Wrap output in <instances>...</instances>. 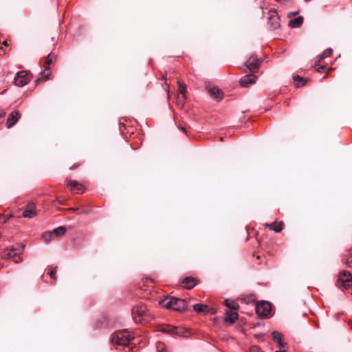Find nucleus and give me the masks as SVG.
Instances as JSON below:
<instances>
[{
    "mask_svg": "<svg viewBox=\"0 0 352 352\" xmlns=\"http://www.w3.org/2000/svg\"><path fill=\"white\" fill-rule=\"evenodd\" d=\"M132 339L130 333L127 330H122L115 332L112 335L111 342L117 345H127Z\"/></svg>",
    "mask_w": 352,
    "mask_h": 352,
    "instance_id": "nucleus-3",
    "label": "nucleus"
},
{
    "mask_svg": "<svg viewBox=\"0 0 352 352\" xmlns=\"http://www.w3.org/2000/svg\"><path fill=\"white\" fill-rule=\"evenodd\" d=\"M24 248V245L19 243L15 247H12L11 248L12 251H14V252H17V256H20V254L23 252Z\"/></svg>",
    "mask_w": 352,
    "mask_h": 352,
    "instance_id": "nucleus-27",
    "label": "nucleus"
},
{
    "mask_svg": "<svg viewBox=\"0 0 352 352\" xmlns=\"http://www.w3.org/2000/svg\"><path fill=\"white\" fill-rule=\"evenodd\" d=\"M78 165H79V164H78V165H75V166H74L70 167L69 168H70L71 170H72V169L75 168L76 167H77Z\"/></svg>",
    "mask_w": 352,
    "mask_h": 352,
    "instance_id": "nucleus-40",
    "label": "nucleus"
},
{
    "mask_svg": "<svg viewBox=\"0 0 352 352\" xmlns=\"http://www.w3.org/2000/svg\"><path fill=\"white\" fill-rule=\"evenodd\" d=\"M3 45L4 46H8V42L6 41H3Z\"/></svg>",
    "mask_w": 352,
    "mask_h": 352,
    "instance_id": "nucleus-39",
    "label": "nucleus"
},
{
    "mask_svg": "<svg viewBox=\"0 0 352 352\" xmlns=\"http://www.w3.org/2000/svg\"><path fill=\"white\" fill-rule=\"evenodd\" d=\"M275 352H285V351H276Z\"/></svg>",
    "mask_w": 352,
    "mask_h": 352,
    "instance_id": "nucleus-41",
    "label": "nucleus"
},
{
    "mask_svg": "<svg viewBox=\"0 0 352 352\" xmlns=\"http://www.w3.org/2000/svg\"><path fill=\"white\" fill-rule=\"evenodd\" d=\"M160 331L163 333H168L170 335H179L181 336L182 332L179 330L177 327H172V326H166L162 327Z\"/></svg>",
    "mask_w": 352,
    "mask_h": 352,
    "instance_id": "nucleus-18",
    "label": "nucleus"
},
{
    "mask_svg": "<svg viewBox=\"0 0 352 352\" xmlns=\"http://www.w3.org/2000/svg\"><path fill=\"white\" fill-rule=\"evenodd\" d=\"M0 49H1V50H3V48H2V47H0Z\"/></svg>",
    "mask_w": 352,
    "mask_h": 352,
    "instance_id": "nucleus-43",
    "label": "nucleus"
},
{
    "mask_svg": "<svg viewBox=\"0 0 352 352\" xmlns=\"http://www.w3.org/2000/svg\"><path fill=\"white\" fill-rule=\"evenodd\" d=\"M30 80L29 74L25 71H21L17 73L14 78V84L19 87H23L28 84Z\"/></svg>",
    "mask_w": 352,
    "mask_h": 352,
    "instance_id": "nucleus-8",
    "label": "nucleus"
},
{
    "mask_svg": "<svg viewBox=\"0 0 352 352\" xmlns=\"http://www.w3.org/2000/svg\"><path fill=\"white\" fill-rule=\"evenodd\" d=\"M293 78H294V82H295V85L297 87H300L301 86H303L308 81L307 78H302V77H300L299 76H294L293 77Z\"/></svg>",
    "mask_w": 352,
    "mask_h": 352,
    "instance_id": "nucleus-23",
    "label": "nucleus"
},
{
    "mask_svg": "<svg viewBox=\"0 0 352 352\" xmlns=\"http://www.w3.org/2000/svg\"><path fill=\"white\" fill-rule=\"evenodd\" d=\"M297 14H298V12H289V13L288 14V16H289V17H291V16H295V15H296Z\"/></svg>",
    "mask_w": 352,
    "mask_h": 352,
    "instance_id": "nucleus-37",
    "label": "nucleus"
},
{
    "mask_svg": "<svg viewBox=\"0 0 352 352\" xmlns=\"http://www.w3.org/2000/svg\"><path fill=\"white\" fill-rule=\"evenodd\" d=\"M333 52V50L331 48H329L323 52V53L319 56L318 62H320L322 59L326 58L331 55Z\"/></svg>",
    "mask_w": 352,
    "mask_h": 352,
    "instance_id": "nucleus-25",
    "label": "nucleus"
},
{
    "mask_svg": "<svg viewBox=\"0 0 352 352\" xmlns=\"http://www.w3.org/2000/svg\"><path fill=\"white\" fill-rule=\"evenodd\" d=\"M8 221V218L5 216H0V223H6Z\"/></svg>",
    "mask_w": 352,
    "mask_h": 352,
    "instance_id": "nucleus-34",
    "label": "nucleus"
},
{
    "mask_svg": "<svg viewBox=\"0 0 352 352\" xmlns=\"http://www.w3.org/2000/svg\"><path fill=\"white\" fill-rule=\"evenodd\" d=\"M338 283H340L341 286L345 289L349 288L352 283L351 274L346 270H343L339 273Z\"/></svg>",
    "mask_w": 352,
    "mask_h": 352,
    "instance_id": "nucleus-7",
    "label": "nucleus"
},
{
    "mask_svg": "<svg viewBox=\"0 0 352 352\" xmlns=\"http://www.w3.org/2000/svg\"><path fill=\"white\" fill-rule=\"evenodd\" d=\"M21 115L18 111H12L8 116L6 121V126L8 128L13 126L19 120Z\"/></svg>",
    "mask_w": 352,
    "mask_h": 352,
    "instance_id": "nucleus-14",
    "label": "nucleus"
},
{
    "mask_svg": "<svg viewBox=\"0 0 352 352\" xmlns=\"http://www.w3.org/2000/svg\"><path fill=\"white\" fill-rule=\"evenodd\" d=\"M56 59V56L53 53H50L48 54V56L46 57L45 63H44V67L45 71L41 72V75L42 76L41 78H38L35 80V82L37 84L38 82L42 80V78H44V80H46L49 78V76L50 74V65L52 64L53 60Z\"/></svg>",
    "mask_w": 352,
    "mask_h": 352,
    "instance_id": "nucleus-6",
    "label": "nucleus"
},
{
    "mask_svg": "<svg viewBox=\"0 0 352 352\" xmlns=\"http://www.w3.org/2000/svg\"><path fill=\"white\" fill-rule=\"evenodd\" d=\"M36 215L35 210V204L33 202H30L26 206V209L23 212V216L25 218H33Z\"/></svg>",
    "mask_w": 352,
    "mask_h": 352,
    "instance_id": "nucleus-13",
    "label": "nucleus"
},
{
    "mask_svg": "<svg viewBox=\"0 0 352 352\" xmlns=\"http://www.w3.org/2000/svg\"><path fill=\"white\" fill-rule=\"evenodd\" d=\"M265 226L270 228L271 230H274L275 232H280L283 228L284 223L283 221H274L270 224L266 223Z\"/></svg>",
    "mask_w": 352,
    "mask_h": 352,
    "instance_id": "nucleus-19",
    "label": "nucleus"
},
{
    "mask_svg": "<svg viewBox=\"0 0 352 352\" xmlns=\"http://www.w3.org/2000/svg\"><path fill=\"white\" fill-rule=\"evenodd\" d=\"M156 349L158 352H166L165 345L162 342H157L156 344Z\"/></svg>",
    "mask_w": 352,
    "mask_h": 352,
    "instance_id": "nucleus-32",
    "label": "nucleus"
},
{
    "mask_svg": "<svg viewBox=\"0 0 352 352\" xmlns=\"http://www.w3.org/2000/svg\"><path fill=\"white\" fill-rule=\"evenodd\" d=\"M256 314L261 317L268 318L271 316L272 305L267 301H261L256 306Z\"/></svg>",
    "mask_w": 352,
    "mask_h": 352,
    "instance_id": "nucleus-4",
    "label": "nucleus"
},
{
    "mask_svg": "<svg viewBox=\"0 0 352 352\" xmlns=\"http://www.w3.org/2000/svg\"><path fill=\"white\" fill-rule=\"evenodd\" d=\"M272 337L274 342H280V340H282L281 333L278 331H273L272 333Z\"/></svg>",
    "mask_w": 352,
    "mask_h": 352,
    "instance_id": "nucleus-29",
    "label": "nucleus"
},
{
    "mask_svg": "<svg viewBox=\"0 0 352 352\" xmlns=\"http://www.w3.org/2000/svg\"><path fill=\"white\" fill-rule=\"evenodd\" d=\"M179 85V92L182 94L181 97H178L179 102L184 103L186 100V86L184 83L180 82L179 80L177 81Z\"/></svg>",
    "mask_w": 352,
    "mask_h": 352,
    "instance_id": "nucleus-20",
    "label": "nucleus"
},
{
    "mask_svg": "<svg viewBox=\"0 0 352 352\" xmlns=\"http://www.w3.org/2000/svg\"><path fill=\"white\" fill-rule=\"evenodd\" d=\"M208 93L213 98L221 100L223 97L222 91L216 86L208 85L206 87Z\"/></svg>",
    "mask_w": 352,
    "mask_h": 352,
    "instance_id": "nucleus-16",
    "label": "nucleus"
},
{
    "mask_svg": "<svg viewBox=\"0 0 352 352\" xmlns=\"http://www.w3.org/2000/svg\"><path fill=\"white\" fill-rule=\"evenodd\" d=\"M302 23H303V17L298 16L297 18L291 19L289 22V25L291 28H296L300 27L302 25Z\"/></svg>",
    "mask_w": 352,
    "mask_h": 352,
    "instance_id": "nucleus-22",
    "label": "nucleus"
},
{
    "mask_svg": "<svg viewBox=\"0 0 352 352\" xmlns=\"http://www.w3.org/2000/svg\"><path fill=\"white\" fill-rule=\"evenodd\" d=\"M193 309L198 314H206L208 313L214 314L215 311L213 309H210L208 305L204 304H195L193 306Z\"/></svg>",
    "mask_w": 352,
    "mask_h": 352,
    "instance_id": "nucleus-15",
    "label": "nucleus"
},
{
    "mask_svg": "<svg viewBox=\"0 0 352 352\" xmlns=\"http://www.w3.org/2000/svg\"><path fill=\"white\" fill-rule=\"evenodd\" d=\"M67 185L69 187L70 190L75 193H82L85 190L84 185L76 180L67 179Z\"/></svg>",
    "mask_w": 352,
    "mask_h": 352,
    "instance_id": "nucleus-10",
    "label": "nucleus"
},
{
    "mask_svg": "<svg viewBox=\"0 0 352 352\" xmlns=\"http://www.w3.org/2000/svg\"><path fill=\"white\" fill-rule=\"evenodd\" d=\"M54 237V234L52 232H46L42 234L43 239L46 242L49 243Z\"/></svg>",
    "mask_w": 352,
    "mask_h": 352,
    "instance_id": "nucleus-28",
    "label": "nucleus"
},
{
    "mask_svg": "<svg viewBox=\"0 0 352 352\" xmlns=\"http://www.w3.org/2000/svg\"><path fill=\"white\" fill-rule=\"evenodd\" d=\"M198 283V280L193 277H186L182 281V285L186 289H191Z\"/></svg>",
    "mask_w": 352,
    "mask_h": 352,
    "instance_id": "nucleus-17",
    "label": "nucleus"
},
{
    "mask_svg": "<svg viewBox=\"0 0 352 352\" xmlns=\"http://www.w3.org/2000/svg\"><path fill=\"white\" fill-rule=\"evenodd\" d=\"M180 129L183 132L186 133V129L185 127L182 126Z\"/></svg>",
    "mask_w": 352,
    "mask_h": 352,
    "instance_id": "nucleus-38",
    "label": "nucleus"
},
{
    "mask_svg": "<svg viewBox=\"0 0 352 352\" xmlns=\"http://www.w3.org/2000/svg\"><path fill=\"white\" fill-rule=\"evenodd\" d=\"M133 319L135 322L143 321L148 322L151 317L146 306L143 302H140L133 307L131 310Z\"/></svg>",
    "mask_w": 352,
    "mask_h": 352,
    "instance_id": "nucleus-2",
    "label": "nucleus"
},
{
    "mask_svg": "<svg viewBox=\"0 0 352 352\" xmlns=\"http://www.w3.org/2000/svg\"><path fill=\"white\" fill-rule=\"evenodd\" d=\"M256 78V76L253 74L245 75L240 79V85L243 87H248L249 85L255 83Z\"/></svg>",
    "mask_w": 352,
    "mask_h": 352,
    "instance_id": "nucleus-11",
    "label": "nucleus"
},
{
    "mask_svg": "<svg viewBox=\"0 0 352 352\" xmlns=\"http://www.w3.org/2000/svg\"><path fill=\"white\" fill-rule=\"evenodd\" d=\"M69 210H75V208H69Z\"/></svg>",
    "mask_w": 352,
    "mask_h": 352,
    "instance_id": "nucleus-42",
    "label": "nucleus"
},
{
    "mask_svg": "<svg viewBox=\"0 0 352 352\" xmlns=\"http://www.w3.org/2000/svg\"><path fill=\"white\" fill-rule=\"evenodd\" d=\"M318 61L316 63V65H315V67H316V70L320 72L322 70L324 69V66H318L317 67L318 65Z\"/></svg>",
    "mask_w": 352,
    "mask_h": 352,
    "instance_id": "nucleus-33",
    "label": "nucleus"
},
{
    "mask_svg": "<svg viewBox=\"0 0 352 352\" xmlns=\"http://www.w3.org/2000/svg\"><path fill=\"white\" fill-rule=\"evenodd\" d=\"M57 271V267H51L50 271L48 272V274L50 276L51 278L56 280V274Z\"/></svg>",
    "mask_w": 352,
    "mask_h": 352,
    "instance_id": "nucleus-30",
    "label": "nucleus"
},
{
    "mask_svg": "<svg viewBox=\"0 0 352 352\" xmlns=\"http://www.w3.org/2000/svg\"><path fill=\"white\" fill-rule=\"evenodd\" d=\"M67 229L65 226H60L57 228L54 229L52 230V232L54 234V236H60L64 235Z\"/></svg>",
    "mask_w": 352,
    "mask_h": 352,
    "instance_id": "nucleus-24",
    "label": "nucleus"
},
{
    "mask_svg": "<svg viewBox=\"0 0 352 352\" xmlns=\"http://www.w3.org/2000/svg\"><path fill=\"white\" fill-rule=\"evenodd\" d=\"M3 258L5 259H10L13 258V261L16 263H19L22 261V258L20 256H17V252H14L12 251V248L6 249L3 252Z\"/></svg>",
    "mask_w": 352,
    "mask_h": 352,
    "instance_id": "nucleus-12",
    "label": "nucleus"
},
{
    "mask_svg": "<svg viewBox=\"0 0 352 352\" xmlns=\"http://www.w3.org/2000/svg\"><path fill=\"white\" fill-rule=\"evenodd\" d=\"M278 344L280 348H284L285 346L287 344L286 343L283 342L282 340H280V342H278Z\"/></svg>",
    "mask_w": 352,
    "mask_h": 352,
    "instance_id": "nucleus-36",
    "label": "nucleus"
},
{
    "mask_svg": "<svg viewBox=\"0 0 352 352\" xmlns=\"http://www.w3.org/2000/svg\"><path fill=\"white\" fill-rule=\"evenodd\" d=\"M224 305L231 310H236L239 307V305L235 302L230 301L228 300H224Z\"/></svg>",
    "mask_w": 352,
    "mask_h": 352,
    "instance_id": "nucleus-26",
    "label": "nucleus"
},
{
    "mask_svg": "<svg viewBox=\"0 0 352 352\" xmlns=\"http://www.w3.org/2000/svg\"><path fill=\"white\" fill-rule=\"evenodd\" d=\"M262 61V58H258L255 54H253L246 60L245 66L252 74L256 73Z\"/></svg>",
    "mask_w": 352,
    "mask_h": 352,
    "instance_id": "nucleus-5",
    "label": "nucleus"
},
{
    "mask_svg": "<svg viewBox=\"0 0 352 352\" xmlns=\"http://www.w3.org/2000/svg\"><path fill=\"white\" fill-rule=\"evenodd\" d=\"M237 318H238V314L236 311H233V310L226 311V316L225 318V321L226 322L232 324L236 321V320Z\"/></svg>",
    "mask_w": 352,
    "mask_h": 352,
    "instance_id": "nucleus-21",
    "label": "nucleus"
},
{
    "mask_svg": "<svg viewBox=\"0 0 352 352\" xmlns=\"http://www.w3.org/2000/svg\"><path fill=\"white\" fill-rule=\"evenodd\" d=\"M6 116V112L3 109H0V119L4 118Z\"/></svg>",
    "mask_w": 352,
    "mask_h": 352,
    "instance_id": "nucleus-35",
    "label": "nucleus"
},
{
    "mask_svg": "<svg viewBox=\"0 0 352 352\" xmlns=\"http://www.w3.org/2000/svg\"><path fill=\"white\" fill-rule=\"evenodd\" d=\"M162 307L177 311H183L186 309L187 302L181 298L166 297L160 302Z\"/></svg>",
    "mask_w": 352,
    "mask_h": 352,
    "instance_id": "nucleus-1",
    "label": "nucleus"
},
{
    "mask_svg": "<svg viewBox=\"0 0 352 352\" xmlns=\"http://www.w3.org/2000/svg\"><path fill=\"white\" fill-rule=\"evenodd\" d=\"M344 262L349 266L352 267V248L349 250V256L344 260Z\"/></svg>",
    "mask_w": 352,
    "mask_h": 352,
    "instance_id": "nucleus-31",
    "label": "nucleus"
},
{
    "mask_svg": "<svg viewBox=\"0 0 352 352\" xmlns=\"http://www.w3.org/2000/svg\"><path fill=\"white\" fill-rule=\"evenodd\" d=\"M268 23L272 30H276L280 27L279 16L275 10L268 12Z\"/></svg>",
    "mask_w": 352,
    "mask_h": 352,
    "instance_id": "nucleus-9",
    "label": "nucleus"
}]
</instances>
